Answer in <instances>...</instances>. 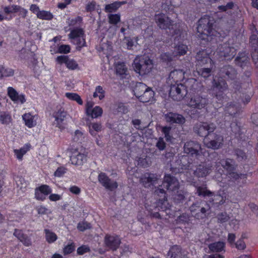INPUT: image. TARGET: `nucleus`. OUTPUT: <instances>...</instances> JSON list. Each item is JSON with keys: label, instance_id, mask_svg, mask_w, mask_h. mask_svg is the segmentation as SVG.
<instances>
[{"label": "nucleus", "instance_id": "obj_19", "mask_svg": "<svg viewBox=\"0 0 258 258\" xmlns=\"http://www.w3.org/2000/svg\"><path fill=\"white\" fill-rule=\"evenodd\" d=\"M165 120L171 123L183 124L185 121V118L181 114L169 112L164 115Z\"/></svg>", "mask_w": 258, "mask_h": 258}, {"label": "nucleus", "instance_id": "obj_59", "mask_svg": "<svg viewBox=\"0 0 258 258\" xmlns=\"http://www.w3.org/2000/svg\"><path fill=\"white\" fill-rule=\"evenodd\" d=\"M234 171L235 170H232L227 173V175H228L229 178L232 180H236L238 179L242 175L241 174H239L237 172H234Z\"/></svg>", "mask_w": 258, "mask_h": 258}, {"label": "nucleus", "instance_id": "obj_20", "mask_svg": "<svg viewBox=\"0 0 258 258\" xmlns=\"http://www.w3.org/2000/svg\"><path fill=\"white\" fill-rule=\"evenodd\" d=\"M162 186H159L155 190V194L157 196L162 197V199H159L157 206L160 207L163 211H165L167 209L166 204H167V199L166 197V192L164 189L161 188Z\"/></svg>", "mask_w": 258, "mask_h": 258}, {"label": "nucleus", "instance_id": "obj_35", "mask_svg": "<svg viewBox=\"0 0 258 258\" xmlns=\"http://www.w3.org/2000/svg\"><path fill=\"white\" fill-rule=\"evenodd\" d=\"M34 116H32L30 113H25L23 115V119L25 121L26 125L29 127L34 126L36 123L34 121Z\"/></svg>", "mask_w": 258, "mask_h": 258}, {"label": "nucleus", "instance_id": "obj_23", "mask_svg": "<svg viewBox=\"0 0 258 258\" xmlns=\"http://www.w3.org/2000/svg\"><path fill=\"white\" fill-rule=\"evenodd\" d=\"M56 60L60 63H64L69 69L75 70L78 66L75 60L69 59L68 56H59L56 58Z\"/></svg>", "mask_w": 258, "mask_h": 258}, {"label": "nucleus", "instance_id": "obj_5", "mask_svg": "<svg viewBox=\"0 0 258 258\" xmlns=\"http://www.w3.org/2000/svg\"><path fill=\"white\" fill-rule=\"evenodd\" d=\"M228 89V85L225 79L220 77L217 80H213L211 90L214 96L219 100L223 99L224 92Z\"/></svg>", "mask_w": 258, "mask_h": 258}, {"label": "nucleus", "instance_id": "obj_56", "mask_svg": "<svg viewBox=\"0 0 258 258\" xmlns=\"http://www.w3.org/2000/svg\"><path fill=\"white\" fill-rule=\"evenodd\" d=\"M232 81L233 82L231 84L232 87L235 90V92H240V89H241V83L238 80V78Z\"/></svg>", "mask_w": 258, "mask_h": 258}, {"label": "nucleus", "instance_id": "obj_58", "mask_svg": "<svg viewBox=\"0 0 258 258\" xmlns=\"http://www.w3.org/2000/svg\"><path fill=\"white\" fill-rule=\"evenodd\" d=\"M156 147L160 151L163 150L165 148L166 143H165L163 138H159L156 144Z\"/></svg>", "mask_w": 258, "mask_h": 258}, {"label": "nucleus", "instance_id": "obj_60", "mask_svg": "<svg viewBox=\"0 0 258 258\" xmlns=\"http://www.w3.org/2000/svg\"><path fill=\"white\" fill-rule=\"evenodd\" d=\"M35 198L38 200L43 201L45 199L46 196L44 195L40 190H39L37 188L35 189Z\"/></svg>", "mask_w": 258, "mask_h": 258}, {"label": "nucleus", "instance_id": "obj_29", "mask_svg": "<svg viewBox=\"0 0 258 258\" xmlns=\"http://www.w3.org/2000/svg\"><path fill=\"white\" fill-rule=\"evenodd\" d=\"M147 89H148V87L146 84L141 82L137 83L134 89V94L139 99Z\"/></svg>", "mask_w": 258, "mask_h": 258}, {"label": "nucleus", "instance_id": "obj_9", "mask_svg": "<svg viewBox=\"0 0 258 258\" xmlns=\"http://www.w3.org/2000/svg\"><path fill=\"white\" fill-rule=\"evenodd\" d=\"M223 141V137L215 133H210L204 140L206 147L214 150L219 149L222 145Z\"/></svg>", "mask_w": 258, "mask_h": 258}, {"label": "nucleus", "instance_id": "obj_10", "mask_svg": "<svg viewBox=\"0 0 258 258\" xmlns=\"http://www.w3.org/2000/svg\"><path fill=\"white\" fill-rule=\"evenodd\" d=\"M219 75L225 80H235L238 78V72L234 67L227 64L220 68Z\"/></svg>", "mask_w": 258, "mask_h": 258}, {"label": "nucleus", "instance_id": "obj_61", "mask_svg": "<svg viewBox=\"0 0 258 258\" xmlns=\"http://www.w3.org/2000/svg\"><path fill=\"white\" fill-rule=\"evenodd\" d=\"M19 240L21 241L23 243V244L26 246H29L31 245L32 243L31 239L25 234H24V236H23V238H21Z\"/></svg>", "mask_w": 258, "mask_h": 258}, {"label": "nucleus", "instance_id": "obj_41", "mask_svg": "<svg viewBox=\"0 0 258 258\" xmlns=\"http://www.w3.org/2000/svg\"><path fill=\"white\" fill-rule=\"evenodd\" d=\"M45 237L46 241L50 243L54 242L57 238L56 235L48 229H45Z\"/></svg>", "mask_w": 258, "mask_h": 258}, {"label": "nucleus", "instance_id": "obj_7", "mask_svg": "<svg viewBox=\"0 0 258 258\" xmlns=\"http://www.w3.org/2000/svg\"><path fill=\"white\" fill-rule=\"evenodd\" d=\"M216 128V125L214 123L202 122L196 124L194 126V132L201 137L206 139L208 136L212 133Z\"/></svg>", "mask_w": 258, "mask_h": 258}, {"label": "nucleus", "instance_id": "obj_39", "mask_svg": "<svg viewBox=\"0 0 258 258\" xmlns=\"http://www.w3.org/2000/svg\"><path fill=\"white\" fill-rule=\"evenodd\" d=\"M36 15L38 18L43 20H50L53 18V15L51 13L45 11H38Z\"/></svg>", "mask_w": 258, "mask_h": 258}, {"label": "nucleus", "instance_id": "obj_21", "mask_svg": "<svg viewBox=\"0 0 258 258\" xmlns=\"http://www.w3.org/2000/svg\"><path fill=\"white\" fill-rule=\"evenodd\" d=\"M158 179L156 174L146 173L141 178V180L145 187L150 186L151 184H153Z\"/></svg>", "mask_w": 258, "mask_h": 258}, {"label": "nucleus", "instance_id": "obj_46", "mask_svg": "<svg viewBox=\"0 0 258 258\" xmlns=\"http://www.w3.org/2000/svg\"><path fill=\"white\" fill-rule=\"evenodd\" d=\"M225 111L226 113L234 115L237 113V109L234 103H230L226 107Z\"/></svg>", "mask_w": 258, "mask_h": 258}, {"label": "nucleus", "instance_id": "obj_57", "mask_svg": "<svg viewBox=\"0 0 258 258\" xmlns=\"http://www.w3.org/2000/svg\"><path fill=\"white\" fill-rule=\"evenodd\" d=\"M235 154L237 156V158L239 160H242L246 158L245 153L240 149H236L235 150Z\"/></svg>", "mask_w": 258, "mask_h": 258}, {"label": "nucleus", "instance_id": "obj_28", "mask_svg": "<svg viewBox=\"0 0 258 258\" xmlns=\"http://www.w3.org/2000/svg\"><path fill=\"white\" fill-rule=\"evenodd\" d=\"M70 160L73 164L81 165L87 161V156L84 154L79 153L71 156Z\"/></svg>", "mask_w": 258, "mask_h": 258}, {"label": "nucleus", "instance_id": "obj_38", "mask_svg": "<svg viewBox=\"0 0 258 258\" xmlns=\"http://www.w3.org/2000/svg\"><path fill=\"white\" fill-rule=\"evenodd\" d=\"M212 70V67H211V66L209 68L204 67L199 69V70H198V73L203 78H207L211 75Z\"/></svg>", "mask_w": 258, "mask_h": 258}, {"label": "nucleus", "instance_id": "obj_4", "mask_svg": "<svg viewBox=\"0 0 258 258\" xmlns=\"http://www.w3.org/2000/svg\"><path fill=\"white\" fill-rule=\"evenodd\" d=\"M189 210L192 213H196L195 217L197 219H204L207 213L210 212L211 206L207 202L200 200L194 203L190 206Z\"/></svg>", "mask_w": 258, "mask_h": 258}, {"label": "nucleus", "instance_id": "obj_51", "mask_svg": "<svg viewBox=\"0 0 258 258\" xmlns=\"http://www.w3.org/2000/svg\"><path fill=\"white\" fill-rule=\"evenodd\" d=\"M109 22L110 24H116L120 21V15L118 14H110L108 16Z\"/></svg>", "mask_w": 258, "mask_h": 258}, {"label": "nucleus", "instance_id": "obj_31", "mask_svg": "<svg viewBox=\"0 0 258 258\" xmlns=\"http://www.w3.org/2000/svg\"><path fill=\"white\" fill-rule=\"evenodd\" d=\"M88 127L89 133L93 136H96L97 133L101 132L102 129L101 123L98 122L90 123Z\"/></svg>", "mask_w": 258, "mask_h": 258}, {"label": "nucleus", "instance_id": "obj_33", "mask_svg": "<svg viewBox=\"0 0 258 258\" xmlns=\"http://www.w3.org/2000/svg\"><path fill=\"white\" fill-rule=\"evenodd\" d=\"M154 95V91L151 88L148 87V89L143 93L139 99L141 102H148L153 97Z\"/></svg>", "mask_w": 258, "mask_h": 258}, {"label": "nucleus", "instance_id": "obj_53", "mask_svg": "<svg viewBox=\"0 0 258 258\" xmlns=\"http://www.w3.org/2000/svg\"><path fill=\"white\" fill-rule=\"evenodd\" d=\"M91 227V224L87 222L79 223L77 226L78 229L81 231H83L86 229H90Z\"/></svg>", "mask_w": 258, "mask_h": 258}, {"label": "nucleus", "instance_id": "obj_13", "mask_svg": "<svg viewBox=\"0 0 258 258\" xmlns=\"http://www.w3.org/2000/svg\"><path fill=\"white\" fill-rule=\"evenodd\" d=\"M155 21L160 28L166 29H173V22L164 14H160L155 16Z\"/></svg>", "mask_w": 258, "mask_h": 258}, {"label": "nucleus", "instance_id": "obj_37", "mask_svg": "<svg viewBox=\"0 0 258 258\" xmlns=\"http://www.w3.org/2000/svg\"><path fill=\"white\" fill-rule=\"evenodd\" d=\"M12 117L10 114L6 112H0V123L3 124H9L12 121Z\"/></svg>", "mask_w": 258, "mask_h": 258}, {"label": "nucleus", "instance_id": "obj_55", "mask_svg": "<svg viewBox=\"0 0 258 258\" xmlns=\"http://www.w3.org/2000/svg\"><path fill=\"white\" fill-rule=\"evenodd\" d=\"M234 3L232 2L227 3L226 5H221L218 7L219 10L222 12H226L228 10H231L233 8Z\"/></svg>", "mask_w": 258, "mask_h": 258}, {"label": "nucleus", "instance_id": "obj_54", "mask_svg": "<svg viewBox=\"0 0 258 258\" xmlns=\"http://www.w3.org/2000/svg\"><path fill=\"white\" fill-rule=\"evenodd\" d=\"M46 196L51 192V188L47 185H42L37 188Z\"/></svg>", "mask_w": 258, "mask_h": 258}, {"label": "nucleus", "instance_id": "obj_48", "mask_svg": "<svg viewBox=\"0 0 258 258\" xmlns=\"http://www.w3.org/2000/svg\"><path fill=\"white\" fill-rule=\"evenodd\" d=\"M126 71V68L124 63H118L116 67V73L119 75H123Z\"/></svg>", "mask_w": 258, "mask_h": 258}, {"label": "nucleus", "instance_id": "obj_50", "mask_svg": "<svg viewBox=\"0 0 258 258\" xmlns=\"http://www.w3.org/2000/svg\"><path fill=\"white\" fill-rule=\"evenodd\" d=\"M1 71L0 72L2 74V76L3 77H10L14 75V70L10 68L5 69L3 67H1Z\"/></svg>", "mask_w": 258, "mask_h": 258}, {"label": "nucleus", "instance_id": "obj_42", "mask_svg": "<svg viewBox=\"0 0 258 258\" xmlns=\"http://www.w3.org/2000/svg\"><path fill=\"white\" fill-rule=\"evenodd\" d=\"M173 201L176 204L182 203L185 201V192L183 191H177L173 197Z\"/></svg>", "mask_w": 258, "mask_h": 258}, {"label": "nucleus", "instance_id": "obj_45", "mask_svg": "<svg viewBox=\"0 0 258 258\" xmlns=\"http://www.w3.org/2000/svg\"><path fill=\"white\" fill-rule=\"evenodd\" d=\"M102 113V109L99 106H96L91 110L89 115L91 116L92 118H97L99 116H101Z\"/></svg>", "mask_w": 258, "mask_h": 258}, {"label": "nucleus", "instance_id": "obj_52", "mask_svg": "<svg viewBox=\"0 0 258 258\" xmlns=\"http://www.w3.org/2000/svg\"><path fill=\"white\" fill-rule=\"evenodd\" d=\"M217 218L218 222L222 223L228 221L230 218L226 213H221L218 215Z\"/></svg>", "mask_w": 258, "mask_h": 258}, {"label": "nucleus", "instance_id": "obj_16", "mask_svg": "<svg viewBox=\"0 0 258 258\" xmlns=\"http://www.w3.org/2000/svg\"><path fill=\"white\" fill-rule=\"evenodd\" d=\"M98 180L103 186L110 190H113L117 187V183L109 179L104 173L99 174Z\"/></svg>", "mask_w": 258, "mask_h": 258}, {"label": "nucleus", "instance_id": "obj_3", "mask_svg": "<svg viewBox=\"0 0 258 258\" xmlns=\"http://www.w3.org/2000/svg\"><path fill=\"white\" fill-rule=\"evenodd\" d=\"M197 193L199 196L208 197L209 200L207 202L209 205L212 206L218 207L223 205L225 200L220 195H215L214 192L207 189L206 187L198 186L197 188Z\"/></svg>", "mask_w": 258, "mask_h": 258}, {"label": "nucleus", "instance_id": "obj_32", "mask_svg": "<svg viewBox=\"0 0 258 258\" xmlns=\"http://www.w3.org/2000/svg\"><path fill=\"white\" fill-rule=\"evenodd\" d=\"M210 250L212 252H218L225 251V243L218 241L214 242L209 245Z\"/></svg>", "mask_w": 258, "mask_h": 258}, {"label": "nucleus", "instance_id": "obj_11", "mask_svg": "<svg viewBox=\"0 0 258 258\" xmlns=\"http://www.w3.org/2000/svg\"><path fill=\"white\" fill-rule=\"evenodd\" d=\"M184 152L192 157H198L202 152L201 145L197 141H189L185 143Z\"/></svg>", "mask_w": 258, "mask_h": 258}, {"label": "nucleus", "instance_id": "obj_30", "mask_svg": "<svg viewBox=\"0 0 258 258\" xmlns=\"http://www.w3.org/2000/svg\"><path fill=\"white\" fill-rule=\"evenodd\" d=\"M220 163L223 168L227 171V173L232 170H235V167L234 165V162L232 159H222L221 160Z\"/></svg>", "mask_w": 258, "mask_h": 258}, {"label": "nucleus", "instance_id": "obj_47", "mask_svg": "<svg viewBox=\"0 0 258 258\" xmlns=\"http://www.w3.org/2000/svg\"><path fill=\"white\" fill-rule=\"evenodd\" d=\"M73 43L77 45V48L80 50L81 48L84 46L86 44L85 40L83 36L79 37L74 40H73Z\"/></svg>", "mask_w": 258, "mask_h": 258}, {"label": "nucleus", "instance_id": "obj_26", "mask_svg": "<svg viewBox=\"0 0 258 258\" xmlns=\"http://www.w3.org/2000/svg\"><path fill=\"white\" fill-rule=\"evenodd\" d=\"M236 65L243 68L249 63V57L245 52H240L235 59Z\"/></svg>", "mask_w": 258, "mask_h": 258}, {"label": "nucleus", "instance_id": "obj_22", "mask_svg": "<svg viewBox=\"0 0 258 258\" xmlns=\"http://www.w3.org/2000/svg\"><path fill=\"white\" fill-rule=\"evenodd\" d=\"M212 170V166L210 165H199L194 171L195 175L198 177H204L210 173Z\"/></svg>", "mask_w": 258, "mask_h": 258}, {"label": "nucleus", "instance_id": "obj_36", "mask_svg": "<svg viewBox=\"0 0 258 258\" xmlns=\"http://www.w3.org/2000/svg\"><path fill=\"white\" fill-rule=\"evenodd\" d=\"M84 31L82 29L76 28L72 30L71 31V33L69 35V36L70 39L74 40L77 38H78L79 37L84 36Z\"/></svg>", "mask_w": 258, "mask_h": 258}, {"label": "nucleus", "instance_id": "obj_25", "mask_svg": "<svg viewBox=\"0 0 258 258\" xmlns=\"http://www.w3.org/2000/svg\"><path fill=\"white\" fill-rule=\"evenodd\" d=\"M8 93L10 98L14 101H20L21 103L25 102L23 95H19L18 92L13 87L8 88Z\"/></svg>", "mask_w": 258, "mask_h": 258}, {"label": "nucleus", "instance_id": "obj_43", "mask_svg": "<svg viewBox=\"0 0 258 258\" xmlns=\"http://www.w3.org/2000/svg\"><path fill=\"white\" fill-rule=\"evenodd\" d=\"M29 146L26 145V146L21 148L19 150H14V153L19 160H22L23 156L26 152L29 150Z\"/></svg>", "mask_w": 258, "mask_h": 258}, {"label": "nucleus", "instance_id": "obj_24", "mask_svg": "<svg viewBox=\"0 0 258 258\" xmlns=\"http://www.w3.org/2000/svg\"><path fill=\"white\" fill-rule=\"evenodd\" d=\"M184 73L185 72L182 70H174L169 74L168 81L172 80L173 82L176 83L183 79Z\"/></svg>", "mask_w": 258, "mask_h": 258}, {"label": "nucleus", "instance_id": "obj_63", "mask_svg": "<svg viewBox=\"0 0 258 258\" xmlns=\"http://www.w3.org/2000/svg\"><path fill=\"white\" fill-rule=\"evenodd\" d=\"M66 169L63 167H59L54 173V175L56 177H60L66 173Z\"/></svg>", "mask_w": 258, "mask_h": 258}, {"label": "nucleus", "instance_id": "obj_1", "mask_svg": "<svg viewBox=\"0 0 258 258\" xmlns=\"http://www.w3.org/2000/svg\"><path fill=\"white\" fill-rule=\"evenodd\" d=\"M214 20L209 16H205L199 21L197 27L198 35L202 39H206V37L216 35V31L214 28Z\"/></svg>", "mask_w": 258, "mask_h": 258}, {"label": "nucleus", "instance_id": "obj_44", "mask_svg": "<svg viewBox=\"0 0 258 258\" xmlns=\"http://www.w3.org/2000/svg\"><path fill=\"white\" fill-rule=\"evenodd\" d=\"M121 6V3L115 2L111 4L107 5L105 6V11L109 13L115 12L117 9Z\"/></svg>", "mask_w": 258, "mask_h": 258}, {"label": "nucleus", "instance_id": "obj_14", "mask_svg": "<svg viewBox=\"0 0 258 258\" xmlns=\"http://www.w3.org/2000/svg\"><path fill=\"white\" fill-rule=\"evenodd\" d=\"M104 243L105 247L112 251H115L119 247L121 240L117 236L107 234L104 237Z\"/></svg>", "mask_w": 258, "mask_h": 258}, {"label": "nucleus", "instance_id": "obj_62", "mask_svg": "<svg viewBox=\"0 0 258 258\" xmlns=\"http://www.w3.org/2000/svg\"><path fill=\"white\" fill-rule=\"evenodd\" d=\"M17 186L19 187L21 189L26 187V183L24 179L22 177H18V179L16 181Z\"/></svg>", "mask_w": 258, "mask_h": 258}, {"label": "nucleus", "instance_id": "obj_40", "mask_svg": "<svg viewBox=\"0 0 258 258\" xmlns=\"http://www.w3.org/2000/svg\"><path fill=\"white\" fill-rule=\"evenodd\" d=\"M65 96L70 100L76 101L80 105L83 104V102L81 97L77 93H66Z\"/></svg>", "mask_w": 258, "mask_h": 258}, {"label": "nucleus", "instance_id": "obj_6", "mask_svg": "<svg viewBox=\"0 0 258 258\" xmlns=\"http://www.w3.org/2000/svg\"><path fill=\"white\" fill-rule=\"evenodd\" d=\"M216 53L221 60H231L236 54V49L228 44L220 45L217 49Z\"/></svg>", "mask_w": 258, "mask_h": 258}, {"label": "nucleus", "instance_id": "obj_2", "mask_svg": "<svg viewBox=\"0 0 258 258\" xmlns=\"http://www.w3.org/2000/svg\"><path fill=\"white\" fill-rule=\"evenodd\" d=\"M133 67L135 71L141 76L149 73L153 67L152 60L146 55L136 57Z\"/></svg>", "mask_w": 258, "mask_h": 258}, {"label": "nucleus", "instance_id": "obj_34", "mask_svg": "<svg viewBox=\"0 0 258 258\" xmlns=\"http://www.w3.org/2000/svg\"><path fill=\"white\" fill-rule=\"evenodd\" d=\"M183 84L187 91L188 90H196L197 89L196 87L198 85V82L195 79L189 78L185 81L183 83Z\"/></svg>", "mask_w": 258, "mask_h": 258}, {"label": "nucleus", "instance_id": "obj_18", "mask_svg": "<svg viewBox=\"0 0 258 258\" xmlns=\"http://www.w3.org/2000/svg\"><path fill=\"white\" fill-rule=\"evenodd\" d=\"M67 112L64 110L60 109L57 112L54 113L53 116L55 121L53 124L60 130L64 128V120L66 117Z\"/></svg>", "mask_w": 258, "mask_h": 258}, {"label": "nucleus", "instance_id": "obj_27", "mask_svg": "<svg viewBox=\"0 0 258 258\" xmlns=\"http://www.w3.org/2000/svg\"><path fill=\"white\" fill-rule=\"evenodd\" d=\"M167 255L173 258H187L182 255L181 248L177 245L171 247L168 252Z\"/></svg>", "mask_w": 258, "mask_h": 258}, {"label": "nucleus", "instance_id": "obj_64", "mask_svg": "<svg viewBox=\"0 0 258 258\" xmlns=\"http://www.w3.org/2000/svg\"><path fill=\"white\" fill-rule=\"evenodd\" d=\"M234 244L236 247L239 250H243L246 247L245 244L242 239H239Z\"/></svg>", "mask_w": 258, "mask_h": 258}, {"label": "nucleus", "instance_id": "obj_8", "mask_svg": "<svg viewBox=\"0 0 258 258\" xmlns=\"http://www.w3.org/2000/svg\"><path fill=\"white\" fill-rule=\"evenodd\" d=\"M169 94L174 100L180 101L187 95V91L183 83H175L171 85Z\"/></svg>", "mask_w": 258, "mask_h": 258}, {"label": "nucleus", "instance_id": "obj_17", "mask_svg": "<svg viewBox=\"0 0 258 258\" xmlns=\"http://www.w3.org/2000/svg\"><path fill=\"white\" fill-rule=\"evenodd\" d=\"M196 66L200 67L208 63L211 65L212 59L210 58L208 54L205 50L200 51L196 56Z\"/></svg>", "mask_w": 258, "mask_h": 258}, {"label": "nucleus", "instance_id": "obj_15", "mask_svg": "<svg viewBox=\"0 0 258 258\" xmlns=\"http://www.w3.org/2000/svg\"><path fill=\"white\" fill-rule=\"evenodd\" d=\"M208 104V99L200 95H195L190 98L188 103L191 107L201 109Z\"/></svg>", "mask_w": 258, "mask_h": 258}, {"label": "nucleus", "instance_id": "obj_49", "mask_svg": "<svg viewBox=\"0 0 258 258\" xmlns=\"http://www.w3.org/2000/svg\"><path fill=\"white\" fill-rule=\"evenodd\" d=\"M175 49L176 50L177 53L179 55H183L186 53L187 47L184 44H180L177 46Z\"/></svg>", "mask_w": 258, "mask_h": 258}, {"label": "nucleus", "instance_id": "obj_12", "mask_svg": "<svg viewBox=\"0 0 258 258\" xmlns=\"http://www.w3.org/2000/svg\"><path fill=\"white\" fill-rule=\"evenodd\" d=\"M161 186H163L167 190L175 191L179 188V183L177 179L169 174L164 175V179Z\"/></svg>", "mask_w": 258, "mask_h": 258}]
</instances>
